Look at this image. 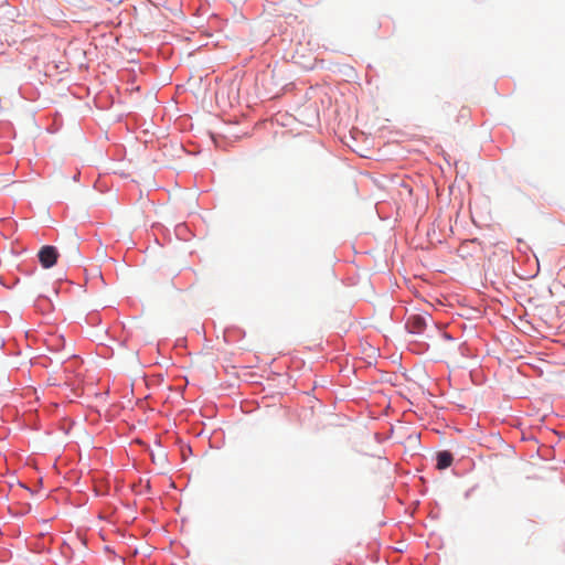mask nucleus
Listing matches in <instances>:
<instances>
[{
    "label": "nucleus",
    "instance_id": "f257e3e1",
    "mask_svg": "<svg viewBox=\"0 0 565 565\" xmlns=\"http://www.w3.org/2000/svg\"><path fill=\"white\" fill-rule=\"evenodd\" d=\"M38 256L44 268H51L56 264L58 253L54 246L45 245L39 250Z\"/></svg>",
    "mask_w": 565,
    "mask_h": 565
},
{
    "label": "nucleus",
    "instance_id": "f03ea898",
    "mask_svg": "<svg viewBox=\"0 0 565 565\" xmlns=\"http://www.w3.org/2000/svg\"><path fill=\"white\" fill-rule=\"evenodd\" d=\"M425 327L426 319L418 315L409 317L407 321V328L412 333H420Z\"/></svg>",
    "mask_w": 565,
    "mask_h": 565
},
{
    "label": "nucleus",
    "instance_id": "7ed1b4c3",
    "mask_svg": "<svg viewBox=\"0 0 565 565\" xmlns=\"http://www.w3.org/2000/svg\"><path fill=\"white\" fill-rule=\"evenodd\" d=\"M454 460L452 454L449 451H440L437 454V468L446 469L451 466Z\"/></svg>",
    "mask_w": 565,
    "mask_h": 565
},
{
    "label": "nucleus",
    "instance_id": "20e7f679",
    "mask_svg": "<svg viewBox=\"0 0 565 565\" xmlns=\"http://www.w3.org/2000/svg\"><path fill=\"white\" fill-rule=\"evenodd\" d=\"M181 452H182L183 457H184V455H188V451H184L183 447H181Z\"/></svg>",
    "mask_w": 565,
    "mask_h": 565
},
{
    "label": "nucleus",
    "instance_id": "39448f33",
    "mask_svg": "<svg viewBox=\"0 0 565 565\" xmlns=\"http://www.w3.org/2000/svg\"><path fill=\"white\" fill-rule=\"evenodd\" d=\"M181 452H182L183 457H184V455H188V451H184L183 447H181Z\"/></svg>",
    "mask_w": 565,
    "mask_h": 565
}]
</instances>
